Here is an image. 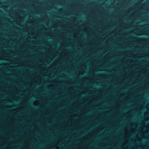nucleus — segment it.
I'll return each instance as SVG.
<instances>
[{"label": "nucleus", "instance_id": "obj_6", "mask_svg": "<svg viewBox=\"0 0 149 149\" xmlns=\"http://www.w3.org/2000/svg\"><path fill=\"white\" fill-rule=\"evenodd\" d=\"M115 146V145L114 144V146Z\"/></svg>", "mask_w": 149, "mask_h": 149}, {"label": "nucleus", "instance_id": "obj_2", "mask_svg": "<svg viewBox=\"0 0 149 149\" xmlns=\"http://www.w3.org/2000/svg\"><path fill=\"white\" fill-rule=\"evenodd\" d=\"M129 138H130L129 136H128L127 137V140H126L125 141L124 143L123 144L124 145H125L126 143H127V142H128V140H129Z\"/></svg>", "mask_w": 149, "mask_h": 149}, {"label": "nucleus", "instance_id": "obj_3", "mask_svg": "<svg viewBox=\"0 0 149 149\" xmlns=\"http://www.w3.org/2000/svg\"><path fill=\"white\" fill-rule=\"evenodd\" d=\"M132 127H136V123H134V124H132Z\"/></svg>", "mask_w": 149, "mask_h": 149}, {"label": "nucleus", "instance_id": "obj_1", "mask_svg": "<svg viewBox=\"0 0 149 149\" xmlns=\"http://www.w3.org/2000/svg\"><path fill=\"white\" fill-rule=\"evenodd\" d=\"M146 109L147 111L146 112L144 115V125L149 126V103L147 105Z\"/></svg>", "mask_w": 149, "mask_h": 149}, {"label": "nucleus", "instance_id": "obj_7", "mask_svg": "<svg viewBox=\"0 0 149 149\" xmlns=\"http://www.w3.org/2000/svg\"><path fill=\"white\" fill-rule=\"evenodd\" d=\"M106 149H109V148L108 149L107 148H106Z\"/></svg>", "mask_w": 149, "mask_h": 149}, {"label": "nucleus", "instance_id": "obj_5", "mask_svg": "<svg viewBox=\"0 0 149 149\" xmlns=\"http://www.w3.org/2000/svg\"><path fill=\"white\" fill-rule=\"evenodd\" d=\"M133 132H132V133H133V132H134V131H132Z\"/></svg>", "mask_w": 149, "mask_h": 149}, {"label": "nucleus", "instance_id": "obj_4", "mask_svg": "<svg viewBox=\"0 0 149 149\" xmlns=\"http://www.w3.org/2000/svg\"><path fill=\"white\" fill-rule=\"evenodd\" d=\"M125 131L126 132H125V133H127V132L128 131Z\"/></svg>", "mask_w": 149, "mask_h": 149}]
</instances>
